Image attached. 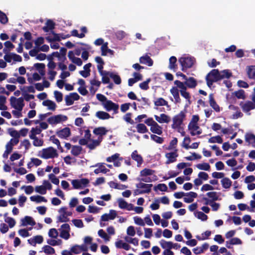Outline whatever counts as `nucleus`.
Instances as JSON below:
<instances>
[{"mask_svg": "<svg viewBox=\"0 0 255 255\" xmlns=\"http://www.w3.org/2000/svg\"><path fill=\"white\" fill-rule=\"evenodd\" d=\"M91 167H98L94 170V173L98 174L100 173H106L109 171V170L107 169L103 163H99Z\"/></svg>", "mask_w": 255, "mask_h": 255, "instance_id": "2f4dec72", "label": "nucleus"}, {"mask_svg": "<svg viewBox=\"0 0 255 255\" xmlns=\"http://www.w3.org/2000/svg\"><path fill=\"white\" fill-rule=\"evenodd\" d=\"M91 66L92 64L90 63L86 64L84 66L83 70L79 72V74L84 78L89 77L90 75Z\"/></svg>", "mask_w": 255, "mask_h": 255, "instance_id": "473e14b6", "label": "nucleus"}, {"mask_svg": "<svg viewBox=\"0 0 255 255\" xmlns=\"http://www.w3.org/2000/svg\"><path fill=\"white\" fill-rule=\"evenodd\" d=\"M42 163V161L37 158H31L30 161L27 163V166L29 169L31 168L33 166H38Z\"/></svg>", "mask_w": 255, "mask_h": 255, "instance_id": "37998d69", "label": "nucleus"}, {"mask_svg": "<svg viewBox=\"0 0 255 255\" xmlns=\"http://www.w3.org/2000/svg\"><path fill=\"white\" fill-rule=\"evenodd\" d=\"M27 242L31 246H35L37 244H41L43 242V238L41 235H37L28 239Z\"/></svg>", "mask_w": 255, "mask_h": 255, "instance_id": "c756f323", "label": "nucleus"}, {"mask_svg": "<svg viewBox=\"0 0 255 255\" xmlns=\"http://www.w3.org/2000/svg\"><path fill=\"white\" fill-rule=\"evenodd\" d=\"M80 133L81 135H83V138H81V139H86V140L88 141L89 139L91 138V133L89 129H81Z\"/></svg>", "mask_w": 255, "mask_h": 255, "instance_id": "0e129e2a", "label": "nucleus"}, {"mask_svg": "<svg viewBox=\"0 0 255 255\" xmlns=\"http://www.w3.org/2000/svg\"><path fill=\"white\" fill-rule=\"evenodd\" d=\"M104 108L108 112L113 111L115 114L118 112L119 106L118 104L113 102L111 100H108L105 103H102Z\"/></svg>", "mask_w": 255, "mask_h": 255, "instance_id": "dca6fc26", "label": "nucleus"}, {"mask_svg": "<svg viewBox=\"0 0 255 255\" xmlns=\"http://www.w3.org/2000/svg\"><path fill=\"white\" fill-rule=\"evenodd\" d=\"M184 118L185 114L182 112L175 116L172 119V128L177 130L178 132H180V130L182 129V125Z\"/></svg>", "mask_w": 255, "mask_h": 255, "instance_id": "6e6552de", "label": "nucleus"}, {"mask_svg": "<svg viewBox=\"0 0 255 255\" xmlns=\"http://www.w3.org/2000/svg\"><path fill=\"white\" fill-rule=\"evenodd\" d=\"M110 187L119 190H124L127 188L126 185L118 183L114 181H111L109 183Z\"/></svg>", "mask_w": 255, "mask_h": 255, "instance_id": "3c124183", "label": "nucleus"}, {"mask_svg": "<svg viewBox=\"0 0 255 255\" xmlns=\"http://www.w3.org/2000/svg\"><path fill=\"white\" fill-rule=\"evenodd\" d=\"M115 246L118 249H124L126 251H128L130 249V246L127 243L124 242L122 240H118L115 242Z\"/></svg>", "mask_w": 255, "mask_h": 255, "instance_id": "a19ab883", "label": "nucleus"}, {"mask_svg": "<svg viewBox=\"0 0 255 255\" xmlns=\"http://www.w3.org/2000/svg\"><path fill=\"white\" fill-rule=\"evenodd\" d=\"M98 235L100 237L102 238L105 242H108L111 240V237L108 235L107 233L103 229H100L98 231Z\"/></svg>", "mask_w": 255, "mask_h": 255, "instance_id": "603ef678", "label": "nucleus"}, {"mask_svg": "<svg viewBox=\"0 0 255 255\" xmlns=\"http://www.w3.org/2000/svg\"><path fill=\"white\" fill-rule=\"evenodd\" d=\"M42 105L46 107L49 110L51 111H54L56 107L55 103L49 100L44 101L42 102Z\"/></svg>", "mask_w": 255, "mask_h": 255, "instance_id": "c03bdc74", "label": "nucleus"}, {"mask_svg": "<svg viewBox=\"0 0 255 255\" xmlns=\"http://www.w3.org/2000/svg\"><path fill=\"white\" fill-rule=\"evenodd\" d=\"M220 182L222 187L227 190H229L232 185V181L228 177H225L221 180Z\"/></svg>", "mask_w": 255, "mask_h": 255, "instance_id": "c9c22d12", "label": "nucleus"}, {"mask_svg": "<svg viewBox=\"0 0 255 255\" xmlns=\"http://www.w3.org/2000/svg\"><path fill=\"white\" fill-rule=\"evenodd\" d=\"M197 197V194L194 192H190L185 193L183 198L184 201L187 203H190L194 201V199Z\"/></svg>", "mask_w": 255, "mask_h": 255, "instance_id": "f704fd0d", "label": "nucleus"}, {"mask_svg": "<svg viewBox=\"0 0 255 255\" xmlns=\"http://www.w3.org/2000/svg\"><path fill=\"white\" fill-rule=\"evenodd\" d=\"M19 89L23 94L27 93H34L35 92V88L32 86H20Z\"/></svg>", "mask_w": 255, "mask_h": 255, "instance_id": "13d9d810", "label": "nucleus"}, {"mask_svg": "<svg viewBox=\"0 0 255 255\" xmlns=\"http://www.w3.org/2000/svg\"><path fill=\"white\" fill-rule=\"evenodd\" d=\"M252 101H248L245 102H241L240 106L242 108L243 112L248 113L251 110L255 109V95L253 93L252 95Z\"/></svg>", "mask_w": 255, "mask_h": 255, "instance_id": "ddd939ff", "label": "nucleus"}, {"mask_svg": "<svg viewBox=\"0 0 255 255\" xmlns=\"http://www.w3.org/2000/svg\"><path fill=\"white\" fill-rule=\"evenodd\" d=\"M248 77L250 79H255V66H249L247 68Z\"/></svg>", "mask_w": 255, "mask_h": 255, "instance_id": "4d7b16f0", "label": "nucleus"}, {"mask_svg": "<svg viewBox=\"0 0 255 255\" xmlns=\"http://www.w3.org/2000/svg\"><path fill=\"white\" fill-rule=\"evenodd\" d=\"M132 159L137 162V166H141L143 162V159L141 156L139 154L136 150H134L131 154Z\"/></svg>", "mask_w": 255, "mask_h": 255, "instance_id": "e433bc0d", "label": "nucleus"}, {"mask_svg": "<svg viewBox=\"0 0 255 255\" xmlns=\"http://www.w3.org/2000/svg\"><path fill=\"white\" fill-rule=\"evenodd\" d=\"M209 104L210 106L216 112H219L221 111V108L217 104L214 99L213 95L211 94L209 96Z\"/></svg>", "mask_w": 255, "mask_h": 255, "instance_id": "4c0bfd02", "label": "nucleus"}, {"mask_svg": "<svg viewBox=\"0 0 255 255\" xmlns=\"http://www.w3.org/2000/svg\"><path fill=\"white\" fill-rule=\"evenodd\" d=\"M159 243L161 248L164 249V250H171L172 242L161 240Z\"/></svg>", "mask_w": 255, "mask_h": 255, "instance_id": "864d4df0", "label": "nucleus"}, {"mask_svg": "<svg viewBox=\"0 0 255 255\" xmlns=\"http://www.w3.org/2000/svg\"><path fill=\"white\" fill-rule=\"evenodd\" d=\"M47 243L52 246H60L62 244V241L60 239L55 240L51 239L47 240Z\"/></svg>", "mask_w": 255, "mask_h": 255, "instance_id": "680f3d73", "label": "nucleus"}, {"mask_svg": "<svg viewBox=\"0 0 255 255\" xmlns=\"http://www.w3.org/2000/svg\"><path fill=\"white\" fill-rule=\"evenodd\" d=\"M199 117L197 115H193L188 125V128L191 135H200L202 133V130L198 125Z\"/></svg>", "mask_w": 255, "mask_h": 255, "instance_id": "7ed1b4c3", "label": "nucleus"}, {"mask_svg": "<svg viewBox=\"0 0 255 255\" xmlns=\"http://www.w3.org/2000/svg\"><path fill=\"white\" fill-rule=\"evenodd\" d=\"M144 123L150 127V130L152 132L158 135H161L162 133L161 127L156 121H154L152 118H148L145 121Z\"/></svg>", "mask_w": 255, "mask_h": 255, "instance_id": "0eeeda50", "label": "nucleus"}, {"mask_svg": "<svg viewBox=\"0 0 255 255\" xmlns=\"http://www.w3.org/2000/svg\"><path fill=\"white\" fill-rule=\"evenodd\" d=\"M178 155L177 149L174 152L166 153L165 154V157L167 160L166 163L169 164L175 162L176 160V158L178 157Z\"/></svg>", "mask_w": 255, "mask_h": 255, "instance_id": "7c9ffc66", "label": "nucleus"}, {"mask_svg": "<svg viewBox=\"0 0 255 255\" xmlns=\"http://www.w3.org/2000/svg\"><path fill=\"white\" fill-rule=\"evenodd\" d=\"M108 130L104 127H99L94 129L93 132L95 134L98 135V137H103V135H105Z\"/></svg>", "mask_w": 255, "mask_h": 255, "instance_id": "49530a36", "label": "nucleus"}, {"mask_svg": "<svg viewBox=\"0 0 255 255\" xmlns=\"http://www.w3.org/2000/svg\"><path fill=\"white\" fill-rule=\"evenodd\" d=\"M136 128L137 132L139 133H144L148 131L146 127L143 124H137L136 126Z\"/></svg>", "mask_w": 255, "mask_h": 255, "instance_id": "69168bd1", "label": "nucleus"}, {"mask_svg": "<svg viewBox=\"0 0 255 255\" xmlns=\"http://www.w3.org/2000/svg\"><path fill=\"white\" fill-rule=\"evenodd\" d=\"M179 62L182 66V70L185 71L191 68L195 63V59L191 56L184 55L179 59Z\"/></svg>", "mask_w": 255, "mask_h": 255, "instance_id": "1a4fd4ad", "label": "nucleus"}, {"mask_svg": "<svg viewBox=\"0 0 255 255\" xmlns=\"http://www.w3.org/2000/svg\"><path fill=\"white\" fill-rule=\"evenodd\" d=\"M44 43V38L42 37H39L34 41L35 46L34 48L31 50L29 54L31 56H35L37 53H38V48Z\"/></svg>", "mask_w": 255, "mask_h": 255, "instance_id": "412c9836", "label": "nucleus"}, {"mask_svg": "<svg viewBox=\"0 0 255 255\" xmlns=\"http://www.w3.org/2000/svg\"><path fill=\"white\" fill-rule=\"evenodd\" d=\"M119 207L122 209H126L128 211H132V204L128 203L122 198L118 199Z\"/></svg>", "mask_w": 255, "mask_h": 255, "instance_id": "cd10ccee", "label": "nucleus"}, {"mask_svg": "<svg viewBox=\"0 0 255 255\" xmlns=\"http://www.w3.org/2000/svg\"><path fill=\"white\" fill-rule=\"evenodd\" d=\"M139 61L141 64H145L149 66H151L153 65L152 59L147 55L141 57L139 59Z\"/></svg>", "mask_w": 255, "mask_h": 255, "instance_id": "09e8293b", "label": "nucleus"}, {"mask_svg": "<svg viewBox=\"0 0 255 255\" xmlns=\"http://www.w3.org/2000/svg\"><path fill=\"white\" fill-rule=\"evenodd\" d=\"M73 51H70L68 53V57L70 60L77 66H80L82 65L83 62L82 60L78 57L75 56Z\"/></svg>", "mask_w": 255, "mask_h": 255, "instance_id": "a878e982", "label": "nucleus"}, {"mask_svg": "<svg viewBox=\"0 0 255 255\" xmlns=\"http://www.w3.org/2000/svg\"><path fill=\"white\" fill-rule=\"evenodd\" d=\"M67 120L66 116L62 115H58L51 116L48 119V122L52 125H55L60 124Z\"/></svg>", "mask_w": 255, "mask_h": 255, "instance_id": "a211bd4d", "label": "nucleus"}, {"mask_svg": "<svg viewBox=\"0 0 255 255\" xmlns=\"http://www.w3.org/2000/svg\"><path fill=\"white\" fill-rule=\"evenodd\" d=\"M59 230L60 232V237L61 238L65 240H67L70 238V227L69 224H64L62 225Z\"/></svg>", "mask_w": 255, "mask_h": 255, "instance_id": "6ab92c4d", "label": "nucleus"}, {"mask_svg": "<svg viewBox=\"0 0 255 255\" xmlns=\"http://www.w3.org/2000/svg\"><path fill=\"white\" fill-rule=\"evenodd\" d=\"M34 67L37 70H38L39 73L41 75H44L45 74L44 69L45 66L43 63H35L34 65Z\"/></svg>", "mask_w": 255, "mask_h": 255, "instance_id": "e2e57ef3", "label": "nucleus"}, {"mask_svg": "<svg viewBox=\"0 0 255 255\" xmlns=\"http://www.w3.org/2000/svg\"><path fill=\"white\" fill-rule=\"evenodd\" d=\"M30 200L36 203H46L47 202V200L44 197L38 195L31 196L30 197Z\"/></svg>", "mask_w": 255, "mask_h": 255, "instance_id": "ea45409f", "label": "nucleus"}, {"mask_svg": "<svg viewBox=\"0 0 255 255\" xmlns=\"http://www.w3.org/2000/svg\"><path fill=\"white\" fill-rule=\"evenodd\" d=\"M96 117L99 119L105 120H108L111 118L110 114L104 111H98L95 114Z\"/></svg>", "mask_w": 255, "mask_h": 255, "instance_id": "79ce46f5", "label": "nucleus"}, {"mask_svg": "<svg viewBox=\"0 0 255 255\" xmlns=\"http://www.w3.org/2000/svg\"><path fill=\"white\" fill-rule=\"evenodd\" d=\"M19 142V139H11L5 145V150L3 153V158H7L9 154L12 151L13 147Z\"/></svg>", "mask_w": 255, "mask_h": 255, "instance_id": "2eb2a0df", "label": "nucleus"}, {"mask_svg": "<svg viewBox=\"0 0 255 255\" xmlns=\"http://www.w3.org/2000/svg\"><path fill=\"white\" fill-rule=\"evenodd\" d=\"M184 84H185L186 86V88L187 87L190 88H193L197 85L196 81L193 77H190L189 78H187Z\"/></svg>", "mask_w": 255, "mask_h": 255, "instance_id": "a18cd8bd", "label": "nucleus"}, {"mask_svg": "<svg viewBox=\"0 0 255 255\" xmlns=\"http://www.w3.org/2000/svg\"><path fill=\"white\" fill-rule=\"evenodd\" d=\"M223 141L221 136L220 135L212 136L208 139V142L211 143H218L220 144L223 142Z\"/></svg>", "mask_w": 255, "mask_h": 255, "instance_id": "052dcab7", "label": "nucleus"}, {"mask_svg": "<svg viewBox=\"0 0 255 255\" xmlns=\"http://www.w3.org/2000/svg\"><path fill=\"white\" fill-rule=\"evenodd\" d=\"M174 84L175 86L172 87L171 88L170 92L174 97L175 103H178L180 102L181 100L179 91H180L181 96L189 101L190 96L189 93L186 91L187 89L185 84L179 80H175L174 82Z\"/></svg>", "mask_w": 255, "mask_h": 255, "instance_id": "f257e3e1", "label": "nucleus"}, {"mask_svg": "<svg viewBox=\"0 0 255 255\" xmlns=\"http://www.w3.org/2000/svg\"><path fill=\"white\" fill-rule=\"evenodd\" d=\"M154 173V171L153 170L148 168H144L140 171V176L141 177V178L139 179L138 180L144 182H151L152 181L155 180L156 178L152 179L149 177H147L148 176L153 175Z\"/></svg>", "mask_w": 255, "mask_h": 255, "instance_id": "9b49d317", "label": "nucleus"}, {"mask_svg": "<svg viewBox=\"0 0 255 255\" xmlns=\"http://www.w3.org/2000/svg\"><path fill=\"white\" fill-rule=\"evenodd\" d=\"M220 80L219 71L217 69L212 70L206 76L207 85L211 88L213 82Z\"/></svg>", "mask_w": 255, "mask_h": 255, "instance_id": "9d476101", "label": "nucleus"}, {"mask_svg": "<svg viewBox=\"0 0 255 255\" xmlns=\"http://www.w3.org/2000/svg\"><path fill=\"white\" fill-rule=\"evenodd\" d=\"M117 216V212L114 210H110L109 213L103 214L100 219V225L101 227H104L105 225L103 224V221H109L110 220H113L116 218Z\"/></svg>", "mask_w": 255, "mask_h": 255, "instance_id": "f3484780", "label": "nucleus"}, {"mask_svg": "<svg viewBox=\"0 0 255 255\" xmlns=\"http://www.w3.org/2000/svg\"><path fill=\"white\" fill-rule=\"evenodd\" d=\"M152 184H146L143 182H140L136 184V187L142 190L144 193H149L151 191Z\"/></svg>", "mask_w": 255, "mask_h": 255, "instance_id": "c85d7f7f", "label": "nucleus"}, {"mask_svg": "<svg viewBox=\"0 0 255 255\" xmlns=\"http://www.w3.org/2000/svg\"><path fill=\"white\" fill-rule=\"evenodd\" d=\"M112 73V72L105 71L100 74L102 76V81L103 83L108 84L110 83V78H111V74Z\"/></svg>", "mask_w": 255, "mask_h": 255, "instance_id": "de8ad7c7", "label": "nucleus"}, {"mask_svg": "<svg viewBox=\"0 0 255 255\" xmlns=\"http://www.w3.org/2000/svg\"><path fill=\"white\" fill-rule=\"evenodd\" d=\"M10 105L14 110L12 111V115L16 118L22 116V111L24 106V100L22 98H16L11 97L10 98Z\"/></svg>", "mask_w": 255, "mask_h": 255, "instance_id": "f03ea898", "label": "nucleus"}, {"mask_svg": "<svg viewBox=\"0 0 255 255\" xmlns=\"http://www.w3.org/2000/svg\"><path fill=\"white\" fill-rule=\"evenodd\" d=\"M194 214L196 218L202 221H205L208 219V216L202 212L197 211Z\"/></svg>", "mask_w": 255, "mask_h": 255, "instance_id": "774afa93", "label": "nucleus"}, {"mask_svg": "<svg viewBox=\"0 0 255 255\" xmlns=\"http://www.w3.org/2000/svg\"><path fill=\"white\" fill-rule=\"evenodd\" d=\"M40 133L41 130L38 128H32L30 131L29 137L33 140L32 143L35 146H42L43 144V139L36 136Z\"/></svg>", "mask_w": 255, "mask_h": 255, "instance_id": "20e7f679", "label": "nucleus"}, {"mask_svg": "<svg viewBox=\"0 0 255 255\" xmlns=\"http://www.w3.org/2000/svg\"><path fill=\"white\" fill-rule=\"evenodd\" d=\"M242 243L240 239L237 237L233 238L226 242V247L228 249H231L233 245H241Z\"/></svg>", "mask_w": 255, "mask_h": 255, "instance_id": "bb28decb", "label": "nucleus"}, {"mask_svg": "<svg viewBox=\"0 0 255 255\" xmlns=\"http://www.w3.org/2000/svg\"><path fill=\"white\" fill-rule=\"evenodd\" d=\"M80 96L77 93H71L65 97L66 104L71 106L74 104V101L79 99Z\"/></svg>", "mask_w": 255, "mask_h": 255, "instance_id": "4be33fe9", "label": "nucleus"}, {"mask_svg": "<svg viewBox=\"0 0 255 255\" xmlns=\"http://www.w3.org/2000/svg\"><path fill=\"white\" fill-rule=\"evenodd\" d=\"M102 140L103 137H98L97 138L93 137L88 141L86 140V139H80L79 142L81 145H87L89 149L92 150L99 146Z\"/></svg>", "mask_w": 255, "mask_h": 255, "instance_id": "39448f33", "label": "nucleus"}, {"mask_svg": "<svg viewBox=\"0 0 255 255\" xmlns=\"http://www.w3.org/2000/svg\"><path fill=\"white\" fill-rule=\"evenodd\" d=\"M6 97L4 96L0 95V110H6L7 107L5 105L6 103Z\"/></svg>", "mask_w": 255, "mask_h": 255, "instance_id": "338daca9", "label": "nucleus"}, {"mask_svg": "<svg viewBox=\"0 0 255 255\" xmlns=\"http://www.w3.org/2000/svg\"><path fill=\"white\" fill-rule=\"evenodd\" d=\"M89 182V180L86 178L74 179L71 181L73 187L75 189H81L86 187Z\"/></svg>", "mask_w": 255, "mask_h": 255, "instance_id": "4468645a", "label": "nucleus"}, {"mask_svg": "<svg viewBox=\"0 0 255 255\" xmlns=\"http://www.w3.org/2000/svg\"><path fill=\"white\" fill-rule=\"evenodd\" d=\"M205 200L207 201L205 204L209 205L212 207L213 211H217L219 209L220 207L219 203L215 202L213 201H210L206 198H205Z\"/></svg>", "mask_w": 255, "mask_h": 255, "instance_id": "5fc2aeb1", "label": "nucleus"}, {"mask_svg": "<svg viewBox=\"0 0 255 255\" xmlns=\"http://www.w3.org/2000/svg\"><path fill=\"white\" fill-rule=\"evenodd\" d=\"M57 136L61 138H67L71 135V130L70 128L66 127L56 132Z\"/></svg>", "mask_w": 255, "mask_h": 255, "instance_id": "393cba45", "label": "nucleus"}, {"mask_svg": "<svg viewBox=\"0 0 255 255\" xmlns=\"http://www.w3.org/2000/svg\"><path fill=\"white\" fill-rule=\"evenodd\" d=\"M154 104L155 106H166L168 109H170V106L168 105V102L162 98H156L154 101Z\"/></svg>", "mask_w": 255, "mask_h": 255, "instance_id": "58836bf2", "label": "nucleus"}, {"mask_svg": "<svg viewBox=\"0 0 255 255\" xmlns=\"http://www.w3.org/2000/svg\"><path fill=\"white\" fill-rule=\"evenodd\" d=\"M71 252L75 254H79L82 252L87 251V248L85 245H74L71 248Z\"/></svg>", "mask_w": 255, "mask_h": 255, "instance_id": "72a5a7b5", "label": "nucleus"}, {"mask_svg": "<svg viewBox=\"0 0 255 255\" xmlns=\"http://www.w3.org/2000/svg\"><path fill=\"white\" fill-rule=\"evenodd\" d=\"M20 226L22 227L29 226H34L36 224L33 218L30 216H26L24 218H21L20 220Z\"/></svg>", "mask_w": 255, "mask_h": 255, "instance_id": "b1692460", "label": "nucleus"}, {"mask_svg": "<svg viewBox=\"0 0 255 255\" xmlns=\"http://www.w3.org/2000/svg\"><path fill=\"white\" fill-rule=\"evenodd\" d=\"M59 215L57 217V220L59 222H67L69 221V216L72 214V212L68 210L66 207H62L58 210Z\"/></svg>", "mask_w": 255, "mask_h": 255, "instance_id": "f8f14e48", "label": "nucleus"}, {"mask_svg": "<svg viewBox=\"0 0 255 255\" xmlns=\"http://www.w3.org/2000/svg\"><path fill=\"white\" fill-rule=\"evenodd\" d=\"M41 252H43L45 254L52 255L55 254V250L49 245H45L42 248V251Z\"/></svg>", "mask_w": 255, "mask_h": 255, "instance_id": "6e6d98bb", "label": "nucleus"}, {"mask_svg": "<svg viewBox=\"0 0 255 255\" xmlns=\"http://www.w3.org/2000/svg\"><path fill=\"white\" fill-rule=\"evenodd\" d=\"M38 155L42 158L49 159L57 157L58 154L56 149L52 147H49L40 151Z\"/></svg>", "mask_w": 255, "mask_h": 255, "instance_id": "423d86ee", "label": "nucleus"}, {"mask_svg": "<svg viewBox=\"0 0 255 255\" xmlns=\"http://www.w3.org/2000/svg\"><path fill=\"white\" fill-rule=\"evenodd\" d=\"M228 108L232 119H237L243 116V114L238 107L231 104L229 106Z\"/></svg>", "mask_w": 255, "mask_h": 255, "instance_id": "aec40b11", "label": "nucleus"}, {"mask_svg": "<svg viewBox=\"0 0 255 255\" xmlns=\"http://www.w3.org/2000/svg\"><path fill=\"white\" fill-rule=\"evenodd\" d=\"M154 117L157 122L159 124H168L171 121V118L165 114H161L159 116L154 115Z\"/></svg>", "mask_w": 255, "mask_h": 255, "instance_id": "5701e85b", "label": "nucleus"}, {"mask_svg": "<svg viewBox=\"0 0 255 255\" xmlns=\"http://www.w3.org/2000/svg\"><path fill=\"white\" fill-rule=\"evenodd\" d=\"M245 140L249 144H255V135L252 132H247L245 134Z\"/></svg>", "mask_w": 255, "mask_h": 255, "instance_id": "8fccbe9b", "label": "nucleus"}, {"mask_svg": "<svg viewBox=\"0 0 255 255\" xmlns=\"http://www.w3.org/2000/svg\"><path fill=\"white\" fill-rule=\"evenodd\" d=\"M196 166L198 169L205 171H210L211 168L209 164L206 162L197 164Z\"/></svg>", "mask_w": 255, "mask_h": 255, "instance_id": "bf43d9fd", "label": "nucleus"}]
</instances>
